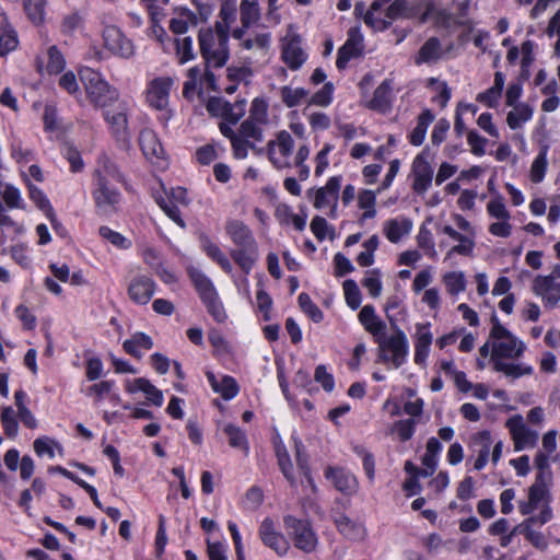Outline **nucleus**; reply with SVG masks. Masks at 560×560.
<instances>
[{
    "instance_id": "38",
    "label": "nucleus",
    "mask_w": 560,
    "mask_h": 560,
    "mask_svg": "<svg viewBox=\"0 0 560 560\" xmlns=\"http://www.w3.org/2000/svg\"><path fill=\"white\" fill-rule=\"evenodd\" d=\"M411 230V222L408 219L398 221L397 219H390L384 224V233L387 240L392 243H397L400 238L408 234Z\"/></svg>"
},
{
    "instance_id": "33",
    "label": "nucleus",
    "mask_w": 560,
    "mask_h": 560,
    "mask_svg": "<svg viewBox=\"0 0 560 560\" xmlns=\"http://www.w3.org/2000/svg\"><path fill=\"white\" fill-rule=\"evenodd\" d=\"M512 107L513 109L508 113L506 124L512 130H516L532 119L533 107L526 103H518Z\"/></svg>"
},
{
    "instance_id": "56",
    "label": "nucleus",
    "mask_w": 560,
    "mask_h": 560,
    "mask_svg": "<svg viewBox=\"0 0 560 560\" xmlns=\"http://www.w3.org/2000/svg\"><path fill=\"white\" fill-rule=\"evenodd\" d=\"M334 85L331 82H327L324 86L314 93L308 100V105L328 106L332 102Z\"/></svg>"
},
{
    "instance_id": "40",
    "label": "nucleus",
    "mask_w": 560,
    "mask_h": 560,
    "mask_svg": "<svg viewBox=\"0 0 560 560\" xmlns=\"http://www.w3.org/2000/svg\"><path fill=\"white\" fill-rule=\"evenodd\" d=\"M493 369L494 371L501 372L505 376L511 377L513 380L518 378L523 375H530L533 373V368L529 365L506 363L502 360L493 361Z\"/></svg>"
},
{
    "instance_id": "36",
    "label": "nucleus",
    "mask_w": 560,
    "mask_h": 560,
    "mask_svg": "<svg viewBox=\"0 0 560 560\" xmlns=\"http://www.w3.org/2000/svg\"><path fill=\"white\" fill-rule=\"evenodd\" d=\"M282 58L291 70H298L306 60V55L295 40L289 42L282 51Z\"/></svg>"
},
{
    "instance_id": "41",
    "label": "nucleus",
    "mask_w": 560,
    "mask_h": 560,
    "mask_svg": "<svg viewBox=\"0 0 560 560\" xmlns=\"http://www.w3.org/2000/svg\"><path fill=\"white\" fill-rule=\"evenodd\" d=\"M390 0H374L371 3L370 9L364 14V22L366 25L371 26L372 28L376 31H384L389 25L390 22H387L384 19L376 18L374 15V12L380 11L384 5H386Z\"/></svg>"
},
{
    "instance_id": "48",
    "label": "nucleus",
    "mask_w": 560,
    "mask_h": 560,
    "mask_svg": "<svg viewBox=\"0 0 560 560\" xmlns=\"http://www.w3.org/2000/svg\"><path fill=\"white\" fill-rule=\"evenodd\" d=\"M1 423L8 438H15L19 431V423L12 407L7 406L1 410Z\"/></svg>"
},
{
    "instance_id": "15",
    "label": "nucleus",
    "mask_w": 560,
    "mask_h": 560,
    "mask_svg": "<svg viewBox=\"0 0 560 560\" xmlns=\"http://www.w3.org/2000/svg\"><path fill=\"white\" fill-rule=\"evenodd\" d=\"M524 350V343L512 335L510 338L493 343L491 360L517 359L523 354Z\"/></svg>"
},
{
    "instance_id": "57",
    "label": "nucleus",
    "mask_w": 560,
    "mask_h": 560,
    "mask_svg": "<svg viewBox=\"0 0 560 560\" xmlns=\"http://www.w3.org/2000/svg\"><path fill=\"white\" fill-rule=\"evenodd\" d=\"M369 276L365 277L362 281V285L369 291L370 295L373 298H377L382 292V282L380 279V270L373 269L368 271Z\"/></svg>"
},
{
    "instance_id": "5",
    "label": "nucleus",
    "mask_w": 560,
    "mask_h": 560,
    "mask_svg": "<svg viewBox=\"0 0 560 560\" xmlns=\"http://www.w3.org/2000/svg\"><path fill=\"white\" fill-rule=\"evenodd\" d=\"M506 427L510 430L514 446L516 451L524 450L526 447H534L538 441V433L534 430L528 429L521 416H514L506 421Z\"/></svg>"
},
{
    "instance_id": "20",
    "label": "nucleus",
    "mask_w": 560,
    "mask_h": 560,
    "mask_svg": "<svg viewBox=\"0 0 560 560\" xmlns=\"http://www.w3.org/2000/svg\"><path fill=\"white\" fill-rule=\"evenodd\" d=\"M126 389L131 394L136 392L144 393L147 399L150 400L151 404H153L154 406L160 407L163 404V393L144 377H139L133 380L132 382H128Z\"/></svg>"
},
{
    "instance_id": "61",
    "label": "nucleus",
    "mask_w": 560,
    "mask_h": 560,
    "mask_svg": "<svg viewBox=\"0 0 560 560\" xmlns=\"http://www.w3.org/2000/svg\"><path fill=\"white\" fill-rule=\"evenodd\" d=\"M158 203L171 220H173L182 229L186 226L184 220L180 217L179 208L173 202V200L160 199L158 200Z\"/></svg>"
},
{
    "instance_id": "42",
    "label": "nucleus",
    "mask_w": 560,
    "mask_h": 560,
    "mask_svg": "<svg viewBox=\"0 0 560 560\" xmlns=\"http://www.w3.org/2000/svg\"><path fill=\"white\" fill-rule=\"evenodd\" d=\"M241 22L245 27H250L260 19V9L256 0H242L240 5Z\"/></svg>"
},
{
    "instance_id": "9",
    "label": "nucleus",
    "mask_w": 560,
    "mask_h": 560,
    "mask_svg": "<svg viewBox=\"0 0 560 560\" xmlns=\"http://www.w3.org/2000/svg\"><path fill=\"white\" fill-rule=\"evenodd\" d=\"M412 173L415 176L412 189L419 195L424 194L432 184L433 168L423 153L415 158L412 162Z\"/></svg>"
},
{
    "instance_id": "55",
    "label": "nucleus",
    "mask_w": 560,
    "mask_h": 560,
    "mask_svg": "<svg viewBox=\"0 0 560 560\" xmlns=\"http://www.w3.org/2000/svg\"><path fill=\"white\" fill-rule=\"evenodd\" d=\"M362 50L360 48L353 47L348 43H345L339 49L336 60V66L339 70H342L347 67L348 62L355 57L361 55Z\"/></svg>"
},
{
    "instance_id": "17",
    "label": "nucleus",
    "mask_w": 560,
    "mask_h": 560,
    "mask_svg": "<svg viewBox=\"0 0 560 560\" xmlns=\"http://www.w3.org/2000/svg\"><path fill=\"white\" fill-rule=\"evenodd\" d=\"M393 85L390 80H384L374 91L368 107L380 113H387L393 102Z\"/></svg>"
},
{
    "instance_id": "24",
    "label": "nucleus",
    "mask_w": 560,
    "mask_h": 560,
    "mask_svg": "<svg viewBox=\"0 0 560 560\" xmlns=\"http://www.w3.org/2000/svg\"><path fill=\"white\" fill-rule=\"evenodd\" d=\"M334 523L338 532L350 540H360L365 535V529L361 524L352 521L346 514L339 513L334 516Z\"/></svg>"
},
{
    "instance_id": "28",
    "label": "nucleus",
    "mask_w": 560,
    "mask_h": 560,
    "mask_svg": "<svg viewBox=\"0 0 560 560\" xmlns=\"http://www.w3.org/2000/svg\"><path fill=\"white\" fill-rule=\"evenodd\" d=\"M505 77L502 72L494 73L493 85L477 95V101L485 104L489 108H494L502 95L504 88Z\"/></svg>"
},
{
    "instance_id": "32",
    "label": "nucleus",
    "mask_w": 560,
    "mask_h": 560,
    "mask_svg": "<svg viewBox=\"0 0 560 560\" xmlns=\"http://www.w3.org/2000/svg\"><path fill=\"white\" fill-rule=\"evenodd\" d=\"M275 453L278 466L284 478L290 482L291 486H295L296 479L293 474V465L290 458V454L281 441L275 442Z\"/></svg>"
},
{
    "instance_id": "46",
    "label": "nucleus",
    "mask_w": 560,
    "mask_h": 560,
    "mask_svg": "<svg viewBox=\"0 0 560 560\" xmlns=\"http://www.w3.org/2000/svg\"><path fill=\"white\" fill-rule=\"evenodd\" d=\"M443 282L447 292L452 295H457L466 289L465 276L460 271H452L445 273L443 276Z\"/></svg>"
},
{
    "instance_id": "58",
    "label": "nucleus",
    "mask_w": 560,
    "mask_h": 560,
    "mask_svg": "<svg viewBox=\"0 0 560 560\" xmlns=\"http://www.w3.org/2000/svg\"><path fill=\"white\" fill-rule=\"evenodd\" d=\"M267 103L264 100L255 98L252 102L249 117L247 119L256 121L258 124H265L267 121Z\"/></svg>"
},
{
    "instance_id": "34",
    "label": "nucleus",
    "mask_w": 560,
    "mask_h": 560,
    "mask_svg": "<svg viewBox=\"0 0 560 560\" xmlns=\"http://www.w3.org/2000/svg\"><path fill=\"white\" fill-rule=\"evenodd\" d=\"M223 433L228 436L231 447L241 450L245 456L249 454L247 435L240 427L228 423L223 427Z\"/></svg>"
},
{
    "instance_id": "45",
    "label": "nucleus",
    "mask_w": 560,
    "mask_h": 560,
    "mask_svg": "<svg viewBox=\"0 0 560 560\" xmlns=\"http://www.w3.org/2000/svg\"><path fill=\"white\" fill-rule=\"evenodd\" d=\"M47 0H23L24 10L28 19L36 25L45 20Z\"/></svg>"
},
{
    "instance_id": "6",
    "label": "nucleus",
    "mask_w": 560,
    "mask_h": 560,
    "mask_svg": "<svg viewBox=\"0 0 560 560\" xmlns=\"http://www.w3.org/2000/svg\"><path fill=\"white\" fill-rule=\"evenodd\" d=\"M341 186V176H332L324 187L318 189L310 188L308 197H314L313 206L316 209H323L330 203L337 205L339 190Z\"/></svg>"
},
{
    "instance_id": "21",
    "label": "nucleus",
    "mask_w": 560,
    "mask_h": 560,
    "mask_svg": "<svg viewBox=\"0 0 560 560\" xmlns=\"http://www.w3.org/2000/svg\"><path fill=\"white\" fill-rule=\"evenodd\" d=\"M430 324H418L417 325V340L415 346V363L423 364L430 352V346L432 343V334L429 330Z\"/></svg>"
},
{
    "instance_id": "1",
    "label": "nucleus",
    "mask_w": 560,
    "mask_h": 560,
    "mask_svg": "<svg viewBox=\"0 0 560 560\" xmlns=\"http://www.w3.org/2000/svg\"><path fill=\"white\" fill-rule=\"evenodd\" d=\"M377 343V361L382 363H392L394 368H400L407 360L409 343L406 334L401 329L387 336L386 332H380L373 338Z\"/></svg>"
},
{
    "instance_id": "10",
    "label": "nucleus",
    "mask_w": 560,
    "mask_h": 560,
    "mask_svg": "<svg viewBox=\"0 0 560 560\" xmlns=\"http://www.w3.org/2000/svg\"><path fill=\"white\" fill-rule=\"evenodd\" d=\"M173 84L171 78H156L151 81L147 100L150 106L158 110H163L168 105L170 90Z\"/></svg>"
},
{
    "instance_id": "59",
    "label": "nucleus",
    "mask_w": 560,
    "mask_h": 560,
    "mask_svg": "<svg viewBox=\"0 0 560 560\" xmlns=\"http://www.w3.org/2000/svg\"><path fill=\"white\" fill-rule=\"evenodd\" d=\"M176 54L179 58V63H185L195 58L191 37L176 39Z\"/></svg>"
},
{
    "instance_id": "27",
    "label": "nucleus",
    "mask_w": 560,
    "mask_h": 560,
    "mask_svg": "<svg viewBox=\"0 0 560 560\" xmlns=\"http://www.w3.org/2000/svg\"><path fill=\"white\" fill-rule=\"evenodd\" d=\"M188 276L201 301L218 294L212 281L200 269L190 267Z\"/></svg>"
},
{
    "instance_id": "13",
    "label": "nucleus",
    "mask_w": 560,
    "mask_h": 560,
    "mask_svg": "<svg viewBox=\"0 0 560 560\" xmlns=\"http://www.w3.org/2000/svg\"><path fill=\"white\" fill-rule=\"evenodd\" d=\"M533 291L542 298L547 306L555 307L560 301V284L553 281V276L536 277Z\"/></svg>"
},
{
    "instance_id": "52",
    "label": "nucleus",
    "mask_w": 560,
    "mask_h": 560,
    "mask_svg": "<svg viewBox=\"0 0 560 560\" xmlns=\"http://www.w3.org/2000/svg\"><path fill=\"white\" fill-rule=\"evenodd\" d=\"M80 80L84 84L85 91L89 92L94 86L101 84L104 86L102 74L90 67H83L79 70Z\"/></svg>"
},
{
    "instance_id": "35",
    "label": "nucleus",
    "mask_w": 560,
    "mask_h": 560,
    "mask_svg": "<svg viewBox=\"0 0 560 560\" xmlns=\"http://www.w3.org/2000/svg\"><path fill=\"white\" fill-rule=\"evenodd\" d=\"M202 249L206 254L215 261L225 272L230 273L233 269L231 261L220 247L211 242L208 236L201 237Z\"/></svg>"
},
{
    "instance_id": "8",
    "label": "nucleus",
    "mask_w": 560,
    "mask_h": 560,
    "mask_svg": "<svg viewBox=\"0 0 560 560\" xmlns=\"http://www.w3.org/2000/svg\"><path fill=\"white\" fill-rule=\"evenodd\" d=\"M103 38L106 48L109 49L113 54L124 58H129L132 56L133 46L118 27L114 25L106 26L103 31Z\"/></svg>"
},
{
    "instance_id": "37",
    "label": "nucleus",
    "mask_w": 560,
    "mask_h": 560,
    "mask_svg": "<svg viewBox=\"0 0 560 560\" xmlns=\"http://www.w3.org/2000/svg\"><path fill=\"white\" fill-rule=\"evenodd\" d=\"M434 120V115L430 109H424L418 117L417 126L409 136L412 145H421L425 139L427 130Z\"/></svg>"
},
{
    "instance_id": "43",
    "label": "nucleus",
    "mask_w": 560,
    "mask_h": 560,
    "mask_svg": "<svg viewBox=\"0 0 560 560\" xmlns=\"http://www.w3.org/2000/svg\"><path fill=\"white\" fill-rule=\"evenodd\" d=\"M281 100L287 107L292 108L301 104L305 100L310 91L304 88L292 89L291 86L284 85L280 90Z\"/></svg>"
},
{
    "instance_id": "16",
    "label": "nucleus",
    "mask_w": 560,
    "mask_h": 560,
    "mask_svg": "<svg viewBox=\"0 0 560 560\" xmlns=\"http://www.w3.org/2000/svg\"><path fill=\"white\" fill-rule=\"evenodd\" d=\"M225 231L236 248L257 244L250 229L241 220H229Z\"/></svg>"
},
{
    "instance_id": "64",
    "label": "nucleus",
    "mask_w": 560,
    "mask_h": 560,
    "mask_svg": "<svg viewBox=\"0 0 560 560\" xmlns=\"http://www.w3.org/2000/svg\"><path fill=\"white\" fill-rule=\"evenodd\" d=\"M19 40L14 31H5L0 36V56H7L18 47Z\"/></svg>"
},
{
    "instance_id": "19",
    "label": "nucleus",
    "mask_w": 560,
    "mask_h": 560,
    "mask_svg": "<svg viewBox=\"0 0 560 560\" xmlns=\"http://www.w3.org/2000/svg\"><path fill=\"white\" fill-rule=\"evenodd\" d=\"M95 176L97 177V188L93 192L95 203L98 207L115 206L118 203L120 199L119 192L108 187L105 177L102 176L100 171H95Z\"/></svg>"
},
{
    "instance_id": "23",
    "label": "nucleus",
    "mask_w": 560,
    "mask_h": 560,
    "mask_svg": "<svg viewBox=\"0 0 560 560\" xmlns=\"http://www.w3.org/2000/svg\"><path fill=\"white\" fill-rule=\"evenodd\" d=\"M206 376L213 392L220 394L223 399L230 400L238 394L240 387L232 376L225 375L220 382L210 371L206 373Z\"/></svg>"
},
{
    "instance_id": "60",
    "label": "nucleus",
    "mask_w": 560,
    "mask_h": 560,
    "mask_svg": "<svg viewBox=\"0 0 560 560\" xmlns=\"http://www.w3.org/2000/svg\"><path fill=\"white\" fill-rule=\"evenodd\" d=\"M487 210L489 214L493 218L501 220H509L510 213L505 208L503 202V197L500 194H497V197L493 198L487 206Z\"/></svg>"
},
{
    "instance_id": "12",
    "label": "nucleus",
    "mask_w": 560,
    "mask_h": 560,
    "mask_svg": "<svg viewBox=\"0 0 560 560\" xmlns=\"http://www.w3.org/2000/svg\"><path fill=\"white\" fill-rule=\"evenodd\" d=\"M325 477L343 494L351 495L358 489L355 476L342 467L328 466L325 470Z\"/></svg>"
},
{
    "instance_id": "29",
    "label": "nucleus",
    "mask_w": 560,
    "mask_h": 560,
    "mask_svg": "<svg viewBox=\"0 0 560 560\" xmlns=\"http://www.w3.org/2000/svg\"><path fill=\"white\" fill-rule=\"evenodd\" d=\"M359 320L373 338L386 330V324L378 319L373 305H364L359 313Z\"/></svg>"
},
{
    "instance_id": "50",
    "label": "nucleus",
    "mask_w": 560,
    "mask_h": 560,
    "mask_svg": "<svg viewBox=\"0 0 560 560\" xmlns=\"http://www.w3.org/2000/svg\"><path fill=\"white\" fill-rule=\"evenodd\" d=\"M259 124L249 119L244 120L238 129V137L248 140L253 139L255 141L261 142L264 139L262 130L258 126Z\"/></svg>"
},
{
    "instance_id": "51",
    "label": "nucleus",
    "mask_w": 560,
    "mask_h": 560,
    "mask_svg": "<svg viewBox=\"0 0 560 560\" xmlns=\"http://www.w3.org/2000/svg\"><path fill=\"white\" fill-rule=\"evenodd\" d=\"M48 62H47V71L50 74L60 73L66 66V60L61 51L57 48V46H50L48 48Z\"/></svg>"
},
{
    "instance_id": "26",
    "label": "nucleus",
    "mask_w": 560,
    "mask_h": 560,
    "mask_svg": "<svg viewBox=\"0 0 560 560\" xmlns=\"http://www.w3.org/2000/svg\"><path fill=\"white\" fill-rule=\"evenodd\" d=\"M230 255L245 273H249L258 258V247L257 244L238 247L232 249Z\"/></svg>"
},
{
    "instance_id": "47",
    "label": "nucleus",
    "mask_w": 560,
    "mask_h": 560,
    "mask_svg": "<svg viewBox=\"0 0 560 560\" xmlns=\"http://www.w3.org/2000/svg\"><path fill=\"white\" fill-rule=\"evenodd\" d=\"M301 310L314 322L319 323L324 318L320 308L311 300L307 293H301L298 298Z\"/></svg>"
},
{
    "instance_id": "25",
    "label": "nucleus",
    "mask_w": 560,
    "mask_h": 560,
    "mask_svg": "<svg viewBox=\"0 0 560 560\" xmlns=\"http://www.w3.org/2000/svg\"><path fill=\"white\" fill-rule=\"evenodd\" d=\"M474 445L478 446L477 452V459L475 460L474 468L476 470H481L485 468V466L488 463L490 448L492 445V438L490 431L483 430L481 432H478L472 438Z\"/></svg>"
},
{
    "instance_id": "14",
    "label": "nucleus",
    "mask_w": 560,
    "mask_h": 560,
    "mask_svg": "<svg viewBox=\"0 0 560 560\" xmlns=\"http://www.w3.org/2000/svg\"><path fill=\"white\" fill-rule=\"evenodd\" d=\"M155 292V282L147 276L135 277L129 287L128 295L137 304L145 305L150 302Z\"/></svg>"
},
{
    "instance_id": "2",
    "label": "nucleus",
    "mask_w": 560,
    "mask_h": 560,
    "mask_svg": "<svg viewBox=\"0 0 560 560\" xmlns=\"http://www.w3.org/2000/svg\"><path fill=\"white\" fill-rule=\"evenodd\" d=\"M283 524L298 549L306 553H311L316 549L318 538L308 520H300L295 516L287 515L283 517Z\"/></svg>"
},
{
    "instance_id": "49",
    "label": "nucleus",
    "mask_w": 560,
    "mask_h": 560,
    "mask_svg": "<svg viewBox=\"0 0 560 560\" xmlns=\"http://www.w3.org/2000/svg\"><path fill=\"white\" fill-rule=\"evenodd\" d=\"M208 313L213 317V319L218 323H224L228 318L226 312L222 302L220 301L219 294H215L211 298H208L202 301Z\"/></svg>"
},
{
    "instance_id": "63",
    "label": "nucleus",
    "mask_w": 560,
    "mask_h": 560,
    "mask_svg": "<svg viewBox=\"0 0 560 560\" xmlns=\"http://www.w3.org/2000/svg\"><path fill=\"white\" fill-rule=\"evenodd\" d=\"M314 378L322 385L324 390L330 393L335 387V380L332 374L328 373L327 368L324 364L318 365L315 369Z\"/></svg>"
},
{
    "instance_id": "39",
    "label": "nucleus",
    "mask_w": 560,
    "mask_h": 560,
    "mask_svg": "<svg viewBox=\"0 0 560 560\" xmlns=\"http://www.w3.org/2000/svg\"><path fill=\"white\" fill-rule=\"evenodd\" d=\"M230 24L226 22H217L214 26V35L220 42V52L218 56L219 65H225L230 58V49H229V32Z\"/></svg>"
},
{
    "instance_id": "30",
    "label": "nucleus",
    "mask_w": 560,
    "mask_h": 560,
    "mask_svg": "<svg viewBox=\"0 0 560 560\" xmlns=\"http://www.w3.org/2000/svg\"><path fill=\"white\" fill-rule=\"evenodd\" d=\"M124 350L137 358L141 359L142 353L140 349L150 350L153 348V340L150 336L144 332H136L131 336L130 339H126L122 343Z\"/></svg>"
},
{
    "instance_id": "3",
    "label": "nucleus",
    "mask_w": 560,
    "mask_h": 560,
    "mask_svg": "<svg viewBox=\"0 0 560 560\" xmlns=\"http://www.w3.org/2000/svg\"><path fill=\"white\" fill-rule=\"evenodd\" d=\"M294 141L291 135L281 130L277 133L276 140H270L267 143V155L272 165L278 168L291 167L290 155L292 154Z\"/></svg>"
},
{
    "instance_id": "22",
    "label": "nucleus",
    "mask_w": 560,
    "mask_h": 560,
    "mask_svg": "<svg viewBox=\"0 0 560 560\" xmlns=\"http://www.w3.org/2000/svg\"><path fill=\"white\" fill-rule=\"evenodd\" d=\"M89 100L98 107H108L113 103H115L118 97L119 93L118 91L110 86L105 80H104V86H101V84L94 86L89 92H86Z\"/></svg>"
},
{
    "instance_id": "53",
    "label": "nucleus",
    "mask_w": 560,
    "mask_h": 560,
    "mask_svg": "<svg viewBox=\"0 0 560 560\" xmlns=\"http://www.w3.org/2000/svg\"><path fill=\"white\" fill-rule=\"evenodd\" d=\"M98 232L103 238L107 240L110 244H113L117 248L127 249V248L131 247L130 240L125 237L122 234H120L116 231H113L108 226H101Z\"/></svg>"
},
{
    "instance_id": "31",
    "label": "nucleus",
    "mask_w": 560,
    "mask_h": 560,
    "mask_svg": "<svg viewBox=\"0 0 560 560\" xmlns=\"http://www.w3.org/2000/svg\"><path fill=\"white\" fill-rule=\"evenodd\" d=\"M442 55L441 42L438 37H430L419 49L416 63H431L440 59Z\"/></svg>"
},
{
    "instance_id": "62",
    "label": "nucleus",
    "mask_w": 560,
    "mask_h": 560,
    "mask_svg": "<svg viewBox=\"0 0 560 560\" xmlns=\"http://www.w3.org/2000/svg\"><path fill=\"white\" fill-rule=\"evenodd\" d=\"M394 429L398 433L399 440L401 442H407L415 433L416 420L411 418L399 420L395 423Z\"/></svg>"
},
{
    "instance_id": "54",
    "label": "nucleus",
    "mask_w": 560,
    "mask_h": 560,
    "mask_svg": "<svg viewBox=\"0 0 560 560\" xmlns=\"http://www.w3.org/2000/svg\"><path fill=\"white\" fill-rule=\"evenodd\" d=\"M345 298L348 306L357 310L361 304V292L354 280L348 279L343 282Z\"/></svg>"
},
{
    "instance_id": "44",
    "label": "nucleus",
    "mask_w": 560,
    "mask_h": 560,
    "mask_svg": "<svg viewBox=\"0 0 560 560\" xmlns=\"http://www.w3.org/2000/svg\"><path fill=\"white\" fill-rule=\"evenodd\" d=\"M548 145L545 144L541 147L538 155L535 158L532 166H530V179L533 183H540L546 174L547 170V153H548Z\"/></svg>"
},
{
    "instance_id": "18",
    "label": "nucleus",
    "mask_w": 560,
    "mask_h": 560,
    "mask_svg": "<svg viewBox=\"0 0 560 560\" xmlns=\"http://www.w3.org/2000/svg\"><path fill=\"white\" fill-rule=\"evenodd\" d=\"M139 145L147 159L153 160L163 158L164 149L152 129L144 128L140 131Z\"/></svg>"
},
{
    "instance_id": "11",
    "label": "nucleus",
    "mask_w": 560,
    "mask_h": 560,
    "mask_svg": "<svg viewBox=\"0 0 560 560\" xmlns=\"http://www.w3.org/2000/svg\"><path fill=\"white\" fill-rule=\"evenodd\" d=\"M259 536L262 542L275 550L279 556L287 555L290 549L288 539L275 529L273 522L270 518H265L259 528Z\"/></svg>"
},
{
    "instance_id": "4",
    "label": "nucleus",
    "mask_w": 560,
    "mask_h": 560,
    "mask_svg": "<svg viewBox=\"0 0 560 560\" xmlns=\"http://www.w3.org/2000/svg\"><path fill=\"white\" fill-rule=\"evenodd\" d=\"M199 48L201 57L207 67L222 68L224 65H219L218 56L221 49L220 42L215 37L211 27H202L198 34Z\"/></svg>"
},
{
    "instance_id": "7",
    "label": "nucleus",
    "mask_w": 560,
    "mask_h": 560,
    "mask_svg": "<svg viewBox=\"0 0 560 560\" xmlns=\"http://www.w3.org/2000/svg\"><path fill=\"white\" fill-rule=\"evenodd\" d=\"M104 118L109 125L113 137L122 143H128L130 133L128 130L127 110L124 104H119L115 110H104Z\"/></svg>"
}]
</instances>
